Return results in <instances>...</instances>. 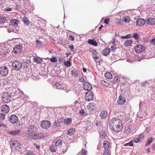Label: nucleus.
Returning a JSON list of instances; mask_svg holds the SVG:
<instances>
[{
	"mask_svg": "<svg viewBox=\"0 0 155 155\" xmlns=\"http://www.w3.org/2000/svg\"><path fill=\"white\" fill-rule=\"evenodd\" d=\"M110 126H112L111 129L115 132H119L123 129V125L119 119L113 118L109 122Z\"/></svg>",
	"mask_w": 155,
	"mask_h": 155,
	"instance_id": "1",
	"label": "nucleus"
},
{
	"mask_svg": "<svg viewBox=\"0 0 155 155\" xmlns=\"http://www.w3.org/2000/svg\"><path fill=\"white\" fill-rule=\"evenodd\" d=\"M38 130V128L36 126L30 125L28 127V131L26 133L25 135L28 138L32 139L33 134H36Z\"/></svg>",
	"mask_w": 155,
	"mask_h": 155,
	"instance_id": "2",
	"label": "nucleus"
},
{
	"mask_svg": "<svg viewBox=\"0 0 155 155\" xmlns=\"http://www.w3.org/2000/svg\"><path fill=\"white\" fill-rule=\"evenodd\" d=\"M62 117V119L57 118L54 120L52 125V127L53 129L58 130L62 125L63 122Z\"/></svg>",
	"mask_w": 155,
	"mask_h": 155,
	"instance_id": "3",
	"label": "nucleus"
},
{
	"mask_svg": "<svg viewBox=\"0 0 155 155\" xmlns=\"http://www.w3.org/2000/svg\"><path fill=\"white\" fill-rule=\"evenodd\" d=\"M2 101L6 103L13 100L10 93H4L2 95Z\"/></svg>",
	"mask_w": 155,
	"mask_h": 155,
	"instance_id": "4",
	"label": "nucleus"
},
{
	"mask_svg": "<svg viewBox=\"0 0 155 155\" xmlns=\"http://www.w3.org/2000/svg\"><path fill=\"white\" fill-rule=\"evenodd\" d=\"M10 145L11 148H15L16 150L20 149L21 147V143L16 140L11 141L10 143Z\"/></svg>",
	"mask_w": 155,
	"mask_h": 155,
	"instance_id": "5",
	"label": "nucleus"
},
{
	"mask_svg": "<svg viewBox=\"0 0 155 155\" xmlns=\"http://www.w3.org/2000/svg\"><path fill=\"white\" fill-rule=\"evenodd\" d=\"M12 66L14 69L19 71L21 69L22 65L19 61H16L12 63Z\"/></svg>",
	"mask_w": 155,
	"mask_h": 155,
	"instance_id": "6",
	"label": "nucleus"
},
{
	"mask_svg": "<svg viewBox=\"0 0 155 155\" xmlns=\"http://www.w3.org/2000/svg\"><path fill=\"white\" fill-rule=\"evenodd\" d=\"M51 123L49 120H44L42 121L40 124L41 127L43 129H47L50 128Z\"/></svg>",
	"mask_w": 155,
	"mask_h": 155,
	"instance_id": "7",
	"label": "nucleus"
},
{
	"mask_svg": "<svg viewBox=\"0 0 155 155\" xmlns=\"http://www.w3.org/2000/svg\"><path fill=\"white\" fill-rule=\"evenodd\" d=\"M47 136V135L45 133H40L36 134H34L33 137H32V139H37L45 138Z\"/></svg>",
	"mask_w": 155,
	"mask_h": 155,
	"instance_id": "8",
	"label": "nucleus"
},
{
	"mask_svg": "<svg viewBox=\"0 0 155 155\" xmlns=\"http://www.w3.org/2000/svg\"><path fill=\"white\" fill-rule=\"evenodd\" d=\"M22 47V46L21 45H17L14 48L12 52L15 54H18L21 51Z\"/></svg>",
	"mask_w": 155,
	"mask_h": 155,
	"instance_id": "9",
	"label": "nucleus"
},
{
	"mask_svg": "<svg viewBox=\"0 0 155 155\" xmlns=\"http://www.w3.org/2000/svg\"><path fill=\"white\" fill-rule=\"evenodd\" d=\"M93 94L91 91H87L85 94V98L86 101H90L93 98Z\"/></svg>",
	"mask_w": 155,
	"mask_h": 155,
	"instance_id": "10",
	"label": "nucleus"
},
{
	"mask_svg": "<svg viewBox=\"0 0 155 155\" xmlns=\"http://www.w3.org/2000/svg\"><path fill=\"white\" fill-rule=\"evenodd\" d=\"M88 110L89 113H91L93 110H95L97 109V105L94 102L89 104L87 106Z\"/></svg>",
	"mask_w": 155,
	"mask_h": 155,
	"instance_id": "11",
	"label": "nucleus"
},
{
	"mask_svg": "<svg viewBox=\"0 0 155 155\" xmlns=\"http://www.w3.org/2000/svg\"><path fill=\"white\" fill-rule=\"evenodd\" d=\"M8 18L6 15L1 14L0 15V24H3L5 23H8Z\"/></svg>",
	"mask_w": 155,
	"mask_h": 155,
	"instance_id": "12",
	"label": "nucleus"
},
{
	"mask_svg": "<svg viewBox=\"0 0 155 155\" xmlns=\"http://www.w3.org/2000/svg\"><path fill=\"white\" fill-rule=\"evenodd\" d=\"M8 73V68L5 66L0 67V75L2 76H5Z\"/></svg>",
	"mask_w": 155,
	"mask_h": 155,
	"instance_id": "13",
	"label": "nucleus"
},
{
	"mask_svg": "<svg viewBox=\"0 0 155 155\" xmlns=\"http://www.w3.org/2000/svg\"><path fill=\"white\" fill-rule=\"evenodd\" d=\"M8 120L11 123L15 124L18 121L17 117L15 115H11L8 118Z\"/></svg>",
	"mask_w": 155,
	"mask_h": 155,
	"instance_id": "14",
	"label": "nucleus"
},
{
	"mask_svg": "<svg viewBox=\"0 0 155 155\" xmlns=\"http://www.w3.org/2000/svg\"><path fill=\"white\" fill-rule=\"evenodd\" d=\"M83 87L84 90L87 91H91L92 89L91 85L88 82L85 81L83 84Z\"/></svg>",
	"mask_w": 155,
	"mask_h": 155,
	"instance_id": "15",
	"label": "nucleus"
},
{
	"mask_svg": "<svg viewBox=\"0 0 155 155\" xmlns=\"http://www.w3.org/2000/svg\"><path fill=\"white\" fill-rule=\"evenodd\" d=\"M145 48L144 46L143 45H139L135 47V50L136 52L139 53L143 51Z\"/></svg>",
	"mask_w": 155,
	"mask_h": 155,
	"instance_id": "16",
	"label": "nucleus"
},
{
	"mask_svg": "<svg viewBox=\"0 0 155 155\" xmlns=\"http://www.w3.org/2000/svg\"><path fill=\"white\" fill-rule=\"evenodd\" d=\"M126 102V99L125 97L122 96L121 94L119 97L117 103L118 104L120 105H123Z\"/></svg>",
	"mask_w": 155,
	"mask_h": 155,
	"instance_id": "17",
	"label": "nucleus"
},
{
	"mask_svg": "<svg viewBox=\"0 0 155 155\" xmlns=\"http://www.w3.org/2000/svg\"><path fill=\"white\" fill-rule=\"evenodd\" d=\"M145 20L143 18H140L138 19L136 22L137 26H139L144 25L145 24Z\"/></svg>",
	"mask_w": 155,
	"mask_h": 155,
	"instance_id": "18",
	"label": "nucleus"
},
{
	"mask_svg": "<svg viewBox=\"0 0 155 155\" xmlns=\"http://www.w3.org/2000/svg\"><path fill=\"white\" fill-rule=\"evenodd\" d=\"M20 132V130L10 131L7 132V134L8 135L15 136L16 135H17Z\"/></svg>",
	"mask_w": 155,
	"mask_h": 155,
	"instance_id": "19",
	"label": "nucleus"
},
{
	"mask_svg": "<svg viewBox=\"0 0 155 155\" xmlns=\"http://www.w3.org/2000/svg\"><path fill=\"white\" fill-rule=\"evenodd\" d=\"M54 85L56 88L61 90H63L64 86H66V84H60L59 83L57 82L55 83Z\"/></svg>",
	"mask_w": 155,
	"mask_h": 155,
	"instance_id": "20",
	"label": "nucleus"
},
{
	"mask_svg": "<svg viewBox=\"0 0 155 155\" xmlns=\"http://www.w3.org/2000/svg\"><path fill=\"white\" fill-rule=\"evenodd\" d=\"M1 110L3 112L7 113L9 111L10 108L9 106L6 105H3L1 107Z\"/></svg>",
	"mask_w": 155,
	"mask_h": 155,
	"instance_id": "21",
	"label": "nucleus"
},
{
	"mask_svg": "<svg viewBox=\"0 0 155 155\" xmlns=\"http://www.w3.org/2000/svg\"><path fill=\"white\" fill-rule=\"evenodd\" d=\"M75 132V129L74 128H71L67 130L66 134L69 136H71L74 135Z\"/></svg>",
	"mask_w": 155,
	"mask_h": 155,
	"instance_id": "22",
	"label": "nucleus"
},
{
	"mask_svg": "<svg viewBox=\"0 0 155 155\" xmlns=\"http://www.w3.org/2000/svg\"><path fill=\"white\" fill-rule=\"evenodd\" d=\"M110 49L109 48H105L102 52V54L104 56H107L110 53Z\"/></svg>",
	"mask_w": 155,
	"mask_h": 155,
	"instance_id": "23",
	"label": "nucleus"
},
{
	"mask_svg": "<svg viewBox=\"0 0 155 155\" xmlns=\"http://www.w3.org/2000/svg\"><path fill=\"white\" fill-rule=\"evenodd\" d=\"M108 115V112L107 111L103 110L102 111L100 114V117L102 119L106 118Z\"/></svg>",
	"mask_w": 155,
	"mask_h": 155,
	"instance_id": "24",
	"label": "nucleus"
},
{
	"mask_svg": "<svg viewBox=\"0 0 155 155\" xmlns=\"http://www.w3.org/2000/svg\"><path fill=\"white\" fill-rule=\"evenodd\" d=\"M147 23L150 25H154L155 24V18H150L147 20Z\"/></svg>",
	"mask_w": 155,
	"mask_h": 155,
	"instance_id": "25",
	"label": "nucleus"
},
{
	"mask_svg": "<svg viewBox=\"0 0 155 155\" xmlns=\"http://www.w3.org/2000/svg\"><path fill=\"white\" fill-rule=\"evenodd\" d=\"M34 61L37 64H41L42 63L43 59L42 58L37 56L34 57L33 58Z\"/></svg>",
	"mask_w": 155,
	"mask_h": 155,
	"instance_id": "26",
	"label": "nucleus"
},
{
	"mask_svg": "<svg viewBox=\"0 0 155 155\" xmlns=\"http://www.w3.org/2000/svg\"><path fill=\"white\" fill-rule=\"evenodd\" d=\"M55 145L57 147H59L62 145L63 141L59 139H55L54 140Z\"/></svg>",
	"mask_w": 155,
	"mask_h": 155,
	"instance_id": "27",
	"label": "nucleus"
},
{
	"mask_svg": "<svg viewBox=\"0 0 155 155\" xmlns=\"http://www.w3.org/2000/svg\"><path fill=\"white\" fill-rule=\"evenodd\" d=\"M19 21L18 20L12 19L11 20V23L12 26L14 27H18Z\"/></svg>",
	"mask_w": 155,
	"mask_h": 155,
	"instance_id": "28",
	"label": "nucleus"
},
{
	"mask_svg": "<svg viewBox=\"0 0 155 155\" xmlns=\"http://www.w3.org/2000/svg\"><path fill=\"white\" fill-rule=\"evenodd\" d=\"M79 71L75 68H74L71 71V74L72 76L78 77L79 75Z\"/></svg>",
	"mask_w": 155,
	"mask_h": 155,
	"instance_id": "29",
	"label": "nucleus"
},
{
	"mask_svg": "<svg viewBox=\"0 0 155 155\" xmlns=\"http://www.w3.org/2000/svg\"><path fill=\"white\" fill-rule=\"evenodd\" d=\"M133 41L131 39H127L124 42V45L126 47H128L131 45Z\"/></svg>",
	"mask_w": 155,
	"mask_h": 155,
	"instance_id": "30",
	"label": "nucleus"
},
{
	"mask_svg": "<svg viewBox=\"0 0 155 155\" xmlns=\"http://www.w3.org/2000/svg\"><path fill=\"white\" fill-rule=\"evenodd\" d=\"M63 122L65 124L69 125L72 122V119L71 118H67L65 119H63Z\"/></svg>",
	"mask_w": 155,
	"mask_h": 155,
	"instance_id": "31",
	"label": "nucleus"
},
{
	"mask_svg": "<svg viewBox=\"0 0 155 155\" xmlns=\"http://www.w3.org/2000/svg\"><path fill=\"white\" fill-rule=\"evenodd\" d=\"M88 42V43L95 46H97L98 45L97 42L93 39H89Z\"/></svg>",
	"mask_w": 155,
	"mask_h": 155,
	"instance_id": "32",
	"label": "nucleus"
},
{
	"mask_svg": "<svg viewBox=\"0 0 155 155\" xmlns=\"http://www.w3.org/2000/svg\"><path fill=\"white\" fill-rule=\"evenodd\" d=\"M57 147L55 145H52L50 147L51 151L52 152H55L57 151Z\"/></svg>",
	"mask_w": 155,
	"mask_h": 155,
	"instance_id": "33",
	"label": "nucleus"
},
{
	"mask_svg": "<svg viewBox=\"0 0 155 155\" xmlns=\"http://www.w3.org/2000/svg\"><path fill=\"white\" fill-rule=\"evenodd\" d=\"M22 21L26 25L28 26L30 24V22L27 17L24 16L23 18Z\"/></svg>",
	"mask_w": 155,
	"mask_h": 155,
	"instance_id": "34",
	"label": "nucleus"
},
{
	"mask_svg": "<svg viewBox=\"0 0 155 155\" xmlns=\"http://www.w3.org/2000/svg\"><path fill=\"white\" fill-rule=\"evenodd\" d=\"M153 138L152 137L148 138L147 140V142L145 144V146H147L150 144L153 141Z\"/></svg>",
	"mask_w": 155,
	"mask_h": 155,
	"instance_id": "35",
	"label": "nucleus"
},
{
	"mask_svg": "<svg viewBox=\"0 0 155 155\" xmlns=\"http://www.w3.org/2000/svg\"><path fill=\"white\" fill-rule=\"evenodd\" d=\"M105 77L107 78L110 79L112 78V75L110 72H107L105 73Z\"/></svg>",
	"mask_w": 155,
	"mask_h": 155,
	"instance_id": "36",
	"label": "nucleus"
},
{
	"mask_svg": "<svg viewBox=\"0 0 155 155\" xmlns=\"http://www.w3.org/2000/svg\"><path fill=\"white\" fill-rule=\"evenodd\" d=\"M103 146L105 149H108V148L110 146V144L107 141L105 140L104 141Z\"/></svg>",
	"mask_w": 155,
	"mask_h": 155,
	"instance_id": "37",
	"label": "nucleus"
},
{
	"mask_svg": "<svg viewBox=\"0 0 155 155\" xmlns=\"http://www.w3.org/2000/svg\"><path fill=\"white\" fill-rule=\"evenodd\" d=\"M100 137L102 139L106 137L107 136V134L105 132H100Z\"/></svg>",
	"mask_w": 155,
	"mask_h": 155,
	"instance_id": "38",
	"label": "nucleus"
},
{
	"mask_svg": "<svg viewBox=\"0 0 155 155\" xmlns=\"http://www.w3.org/2000/svg\"><path fill=\"white\" fill-rule=\"evenodd\" d=\"M103 155H110V151L108 150V149H105V150H104Z\"/></svg>",
	"mask_w": 155,
	"mask_h": 155,
	"instance_id": "39",
	"label": "nucleus"
},
{
	"mask_svg": "<svg viewBox=\"0 0 155 155\" xmlns=\"http://www.w3.org/2000/svg\"><path fill=\"white\" fill-rule=\"evenodd\" d=\"M64 64L66 67H68L71 65V63L69 61H64Z\"/></svg>",
	"mask_w": 155,
	"mask_h": 155,
	"instance_id": "40",
	"label": "nucleus"
},
{
	"mask_svg": "<svg viewBox=\"0 0 155 155\" xmlns=\"http://www.w3.org/2000/svg\"><path fill=\"white\" fill-rule=\"evenodd\" d=\"M101 84L106 87L108 86L109 85V83L107 81L104 80H102L101 81Z\"/></svg>",
	"mask_w": 155,
	"mask_h": 155,
	"instance_id": "41",
	"label": "nucleus"
},
{
	"mask_svg": "<svg viewBox=\"0 0 155 155\" xmlns=\"http://www.w3.org/2000/svg\"><path fill=\"white\" fill-rule=\"evenodd\" d=\"M79 113L81 115H82L84 116H85L87 115V114L85 112L84 109H81L79 111Z\"/></svg>",
	"mask_w": 155,
	"mask_h": 155,
	"instance_id": "42",
	"label": "nucleus"
},
{
	"mask_svg": "<svg viewBox=\"0 0 155 155\" xmlns=\"http://www.w3.org/2000/svg\"><path fill=\"white\" fill-rule=\"evenodd\" d=\"M132 35L131 34H129L125 36H121V38L128 39L130 38H132Z\"/></svg>",
	"mask_w": 155,
	"mask_h": 155,
	"instance_id": "43",
	"label": "nucleus"
},
{
	"mask_svg": "<svg viewBox=\"0 0 155 155\" xmlns=\"http://www.w3.org/2000/svg\"><path fill=\"white\" fill-rule=\"evenodd\" d=\"M133 37L136 40H138L139 39V35L137 33L134 34Z\"/></svg>",
	"mask_w": 155,
	"mask_h": 155,
	"instance_id": "44",
	"label": "nucleus"
},
{
	"mask_svg": "<svg viewBox=\"0 0 155 155\" xmlns=\"http://www.w3.org/2000/svg\"><path fill=\"white\" fill-rule=\"evenodd\" d=\"M124 145V146H133V141H131L128 143H126Z\"/></svg>",
	"mask_w": 155,
	"mask_h": 155,
	"instance_id": "45",
	"label": "nucleus"
},
{
	"mask_svg": "<svg viewBox=\"0 0 155 155\" xmlns=\"http://www.w3.org/2000/svg\"><path fill=\"white\" fill-rule=\"evenodd\" d=\"M2 10L3 11H6V12H10V11H12V10L11 8H8V7H7L4 9H2Z\"/></svg>",
	"mask_w": 155,
	"mask_h": 155,
	"instance_id": "46",
	"label": "nucleus"
},
{
	"mask_svg": "<svg viewBox=\"0 0 155 155\" xmlns=\"http://www.w3.org/2000/svg\"><path fill=\"white\" fill-rule=\"evenodd\" d=\"M8 52V50L6 49L5 50L2 49V51H1V52L5 55H7Z\"/></svg>",
	"mask_w": 155,
	"mask_h": 155,
	"instance_id": "47",
	"label": "nucleus"
},
{
	"mask_svg": "<svg viewBox=\"0 0 155 155\" xmlns=\"http://www.w3.org/2000/svg\"><path fill=\"white\" fill-rule=\"evenodd\" d=\"M95 124L98 127H100L102 126V123L100 121H97L95 123Z\"/></svg>",
	"mask_w": 155,
	"mask_h": 155,
	"instance_id": "48",
	"label": "nucleus"
},
{
	"mask_svg": "<svg viewBox=\"0 0 155 155\" xmlns=\"http://www.w3.org/2000/svg\"><path fill=\"white\" fill-rule=\"evenodd\" d=\"M87 153V151L84 149H82L81 150V155H86Z\"/></svg>",
	"mask_w": 155,
	"mask_h": 155,
	"instance_id": "49",
	"label": "nucleus"
},
{
	"mask_svg": "<svg viewBox=\"0 0 155 155\" xmlns=\"http://www.w3.org/2000/svg\"><path fill=\"white\" fill-rule=\"evenodd\" d=\"M64 87L63 89V90L65 91V92L67 93L69 91H70L69 90V88L68 87V86L66 84V86H64Z\"/></svg>",
	"mask_w": 155,
	"mask_h": 155,
	"instance_id": "50",
	"label": "nucleus"
},
{
	"mask_svg": "<svg viewBox=\"0 0 155 155\" xmlns=\"http://www.w3.org/2000/svg\"><path fill=\"white\" fill-rule=\"evenodd\" d=\"M36 42L37 43L36 45L38 46H41L42 45V44L41 43V42L38 39H37L36 40Z\"/></svg>",
	"mask_w": 155,
	"mask_h": 155,
	"instance_id": "51",
	"label": "nucleus"
},
{
	"mask_svg": "<svg viewBox=\"0 0 155 155\" xmlns=\"http://www.w3.org/2000/svg\"><path fill=\"white\" fill-rule=\"evenodd\" d=\"M50 61H51L52 62H55L58 61V60H57L56 58L55 57H54L53 58H51L50 59Z\"/></svg>",
	"mask_w": 155,
	"mask_h": 155,
	"instance_id": "52",
	"label": "nucleus"
},
{
	"mask_svg": "<svg viewBox=\"0 0 155 155\" xmlns=\"http://www.w3.org/2000/svg\"><path fill=\"white\" fill-rule=\"evenodd\" d=\"M19 29V28L18 27H17L13 28L12 30L13 32L17 33V32L18 31Z\"/></svg>",
	"mask_w": 155,
	"mask_h": 155,
	"instance_id": "53",
	"label": "nucleus"
},
{
	"mask_svg": "<svg viewBox=\"0 0 155 155\" xmlns=\"http://www.w3.org/2000/svg\"><path fill=\"white\" fill-rule=\"evenodd\" d=\"M150 43L151 45H155V38L152 39L150 41Z\"/></svg>",
	"mask_w": 155,
	"mask_h": 155,
	"instance_id": "54",
	"label": "nucleus"
},
{
	"mask_svg": "<svg viewBox=\"0 0 155 155\" xmlns=\"http://www.w3.org/2000/svg\"><path fill=\"white\" fill-rule=\"evenodd\" d=\"M64 147V148L62 149V152L63 153H65L68 150L67 147L66 145H65Z\"/></svg>",
	"mask_w": 155,
	"mask_h": 155,
	"instance_id": "55",
	"label": "nucleus"
},
{
	"mask_svg": "<svg viewBox=\"0 0 155 155\" xmlns=\"http://www.w3.org/2000/svg\"><path fill=\"white\" fill-rule=\"evenodd\" d=\"M79 80L80 81L82 82H84H84L86 81V80L84 79L82 77H81L79 78Z\"/></svg>",
	"mask_w": 155,
	"mask_h": 155,
	"instance_id": "56",
	"label": "nucleus"
},
{
	"mask_svg": "<svg viewBox=\"0 0 155 155\" xmlns=\"http://www.w3.org/2000/svg\"><path fill=\"white\" fill-rule=\"evenodd\" d=\"M93 55L97 56L98 55V52L95 50H93L92 51Z\"/></svg>",
	"mask_w": 155,
	"mask_h": 155,
	"instance_id": "57",
	"label": "nucleus"
},
{
	"mask_svg": "<svg viewBox=\"0 0 155 155\" xmlns=\"http://www.w3.org/2000/svg\"><path fill=\"white\" fill-rule=\"evenodd\" d=\"M110 48L111 51H114L117 49V48L114 45L112 46Z\"/></svg>",
	"mask_w": 155,
	"mask_h": 155,
	"instance_id": "58",
	"label": "nucleus"
},
{
	"mask_svg": "<svg viewBox=\"0 0 155 155\" xmlns=\"http://www.w3.org/2000/svg\"><path fill=\"white\" fill-rule=\"evenodd\" d=\"M69 39L70 40L73 41L74 39V38L73 36L71 35H69Z\"/></svg>",
	"mask_w": 155,
	"mask_h": 155,
	"instance_id": "59",
	"label": "nucleus"
},
{
	"mask_svg": "<svg viewBox=\"0 0 155 155\" xmlns=\"http://www.w3.org/2000/svg\"><path fill=\"white\" fill-rule=\"evenodd\" d=\"M129 18L128 16H126V18H124V21L125 23H129L130 22V21L128 20Z\"/></svg>",
	"mask_w": 155,
	"mask_h": 155,
	"instance_id": "60",
	"label": "nucleus"
},
{
	"mask_svg": "<svg viewBox=\"0 0 155 155\" xmlns=\"http://www.w3.org/2000/svg\"><path fill=\"white\" fill-rule=\"evenodd\" d=\"M140 141V138H137L134 139V141L136 143H138Z\"/></svg>",
	"mask_w": 155,
	"mask_h": 155,
	"instance_id": "61",
	"label": "nucleus"
},
{
	"mask_svg": "<svg viewBox=\"0 0 155 155\" xmlns=\"http://www.w3.org/2000/svg\"><path fill=\"white\" fill-rule=\"evenodd\" d=\"M68 47L69 48H70L71 50L72 51H74V46H73V45H68Z\"/></svg>",
	"mask_w": 155,
	"mask_h": 155,
	"instance_id": "62",
	"label": "nucleus"
},
{
	"mask_svg": "<svg viewBox=\"0 0 155 155\" xmlns=\"http://www.w3.org/2000/svg\"><path fill=\"white\" fill-rule=\"evenodd\" d=\"M1 118L2 120H4L5 119V114L2 113L1 114Z\"/></svg>",
	"mask_w": 155,
	"mask_h": 155,
	"instance_id": "63",
	"label": "nucleus"
},
{
	"mask_svg": "<svg viewBox=\"0 0 155 155\" xmlns=\"http://www.w3.org/2000/svg\"><path fill=\"white\" fill-rule=\"evenodd\" d=\"M109 19L106 18L104 20V23L105 24H108L109 23Z\"/></svg>",
	"mask_w": 155,
	"mask_h": 155,
	"instance_id": "64",
	"label": "nucleus"
}]
</instances>
